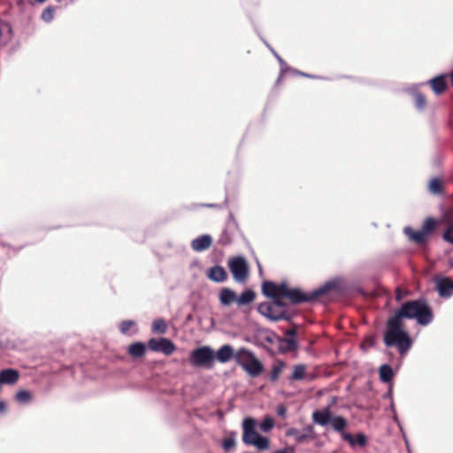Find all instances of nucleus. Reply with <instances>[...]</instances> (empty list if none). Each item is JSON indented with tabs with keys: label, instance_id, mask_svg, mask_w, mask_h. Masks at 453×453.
Segmentation results:
<instances>
[{
	"label": "nucleus",
	"instance_id": "nucleus-1",
	"mask_svg": "<svg viewBox=\"0 0 453 453\" xmlns=\"http://www.w3.org/2000/svg\"><path fill=\"white\" fill-rule=\"evenodd\" d=\"M392 317L396 319L398 321H402L403 319H415L421 326L429 325L434 319L431 308L427 304V302L423 298L403 303L400 309Z\"/></svg>",
	"mask_w": 453,
	"mask_h": 453
},
{
	"label": "nucleus",
	"instance_id": "nucleus-2",
	"mask_svg": "<svg viewBox=\"0 0 453 453\" xmlns=\"http://www.w3.org/2000/svg\"><path fill=\"white\" fill-rule=\"evenodd\" d=\"M383 342L387 347H395L401 355L406 354L411 348L412 341L402 321L390 317L387 322Z\"/></svg>",
	"mask_w": 453,
	"mask_h": 453
},
{
	"label": "nucleus",
	"instance_id": "nucleus-3",
	"mask_svg": "<svg viewBox=\"0 0 453 453\" xmlns=\"http://www.w3.org/2000/svg\"><path fill=\"white\" fill-rule=\"evenodd\" d=\"M341 290V280L334 279L326 281L324 285L309 293H303L299 288H289L287 298L289 299L292 303H302L315 301L318 297L329 292L334 291L339 293Z\"/></svg>",
	"mask_w": 453,
	"mask_h": 453
},
{
	"label": "nucleus",
	"instance_id": "nucleus-4",
	"mask_svg": "<svg viewBox=\"0 0 453 453\" xmlns=\"http://www.w3.org/2000/svg\"><path fill=\"white\" fill-rule=\"evenodd\" d=\"M257 426V420L251 417L242 420V442L248 446H254L258 450H266L270 447V441L268 438L258 434Z\"/></svg>",
	"mask_w": 453,
	"mask_h": 453
},
{
	"label": "nucleus",
	"instance_id": "nucleus-5",
	"mask_svg": "<svg viewBox=\"0 0 453 453\" xmlns=\"http://www.w3.org/2000/svg\"><path fill=\"white\" fill-rule=\"evenodd\" d=\"M312 420L315 424L324 427L330 426L335 432L342 435L347 427V420L342 416L332 417L330 406H326L322 410H316L312 412Z\"/></svg>",
	"mask_w": 453,
	"mask_h": 453
},
{
	"label": "nucleus",
	"instance_id": "nucleus-6",
	"mask_svg": "<svg viewBox=\"0 0 453 453\" xmlns=\"http://www.w3.org/2000/svg\"><path fill=\"white\" fill-rule=\"evenodd\" d=\"M235 361L250 377H257L264 371L262 363L251 351L245 348H241L237 351Z\"/></svg>",
	"mask_w": 453,
	"mask_h": 453
},
{
	"label": "nucleus",
	"instance_id": "nucleus-7",
	"mask_svg": "<svg viewBox=\"0 0 453 453\" xmlns=\"http://www.w3.org/2000/svg\"><path fill=\"white\" fill-rule=\"evenodd\" d=\"M215 353L209 346H203L194 349L190 353L189 363L194 367L211 369L213 367Z\"/></svg>",
	"mask_w": 453,
	"mask_h": 453
},
{
	"label": "nucleus",
	"instance_id": "nucleus-8",
	"mask_svg": "<svg viewBox=\"0 0 453 453\" xmlns=\"http://www.w3.org/2000/svg\"><path fill=\"white\" fill-rule=\"evenodd\" d=\"M227 264L234 280L238 283L244 282L249 276L246 259L242 256H236L229 258Z\"/></svg>",
	"mask_w": 453,
	"mask_h": 453
},
{
	"label": "nucleus",
	"instance_id": "nucleus-9",
	"mask_svg": "<svg viewBox=\"0 0 453 453\" xmlns=\"http://www.w3.org/2000/svg\"><path fill=\"white\" fill-rule=\"evenodd\" d=\"M257 311L272 321L288 319L285 310H279L275 307V304H272L269 302L260 303L257 307Z\"/></svg>",
	"mask_w": 453,
	"mask_h": 453
},
{
	"label": "nucleus",
	"instance_id": "nucleus-10",
	"mask_svg": "<svg viewBox=\"0 0 453 453\" xmlns=\"http://www.w3.org/2000/svg\"><path fill=\"white\" fill-rule=\"evenodd\" d=\"M149 348L155 352H162L165 355H171L174 349V344L166 338H151L148 342Z\"/></svg>",
	"mask_w": 453,
	"mask_h": 453
},
{
	"label": "nucleus",
	"instance_id": "nucleus-11",
	"mask_svg": "<svg viewBox=\"0 0 453 453\" xmlns=\"http://www.w3.org/2000/svg\"><path fill=\"white\" fill-rule=\"evenodd\" d=\"M286 435L294 437L297 443H303L306 441L314 439V430L311 425L304 426L302 430H299L296 427H291L287 430Z\"/></svg>",
	"mask_w": 453,
	"mask_h": 453
},
{
	"label": "nucleus",
	"instance_id": "nucleus-12",
	"mask_svg": "<svg viewBox=\"0 0 453 453\" xmlns=\"http://www.w3.org/2000/svg\"><path fill=\"white\" fill-rule=\"evenodd\" d=\"M435 285L441 297L449 298L453 295V280L449 278H436Z\"/></svg>",
	"mask_w": 453,
	"mask_h": 453
},
{
	"label": "nucleus",
	"instance_id": "nucleus-13",
	"mask_svg": "<svg viewBox=\"0 0 453 453\" xmlns=\"http://www.w3.org/2000/svg\"><path fill=\"white\" fill-rule=\"evenodd\" d=\"M12 36L13 31L10 23L0 19V50L10 43Z\"/></svg>",
	"mask_w": 453,
	"mask_h": 453
},
{
	"label": "nucleus",
	"instance_id": "nucleus-14",
	"mask_svg": "<svg viewBox=\"0 0 453 453\" xmlns=\"http://www.w3.org/2000/svg\"><path fill=\"white\" fill-rule=\"evenodd\" d=\"M212 244V237L210 234L200 235L191 242V248L196 252L208 250Z\"/></svg>",
	"mask_w": 453,
	"mask_h": 453
},
{
	"label": "nucleus",
	"instance_id": "nucleus-15",
	"mask_svg": "<svg viewBox=\"0 0 453 453\" xmlns=\"http://www.w3.org/2000/svg\"><path fill=\"white\" fill-rule=\"evenodd\" d=\"M206 275L213 282L221 283L227 279V273L221 265H214L207 270Z\"/></svg>",
	"mask_w": 453,
	"mask_h": 453
},
{
	"label": "nucleus",
	"instance_id": "nucleus-16",
	"mask_svg": "<svg viewBox=\"0 0 453 453\" xmlns=\"http://www.w3.org/2000/svg\"><path fill=\"white\" fill-rule=\"evenodd\" d=\"M403 233L410 241L415 242L416 244L423 245L427 241V236L424 234L422 229L417 231L411 226H405L403 228Z\"/></svg>",
	"mask_w": 453,
	"mask_h": 453
},
{
	"label": "nucleus",
	"instance_id": "nucleus-17",
	"mask_svg": "<svg viewBox=\"0 0 453 453\" xmlns=\"http://www.w3.org/2000/svg\"><path fill=\"white\" fill-rule=\"evenodd\" d=\"M419 85L410 87L407 91L413 96L414 104L418 111H423L426 106L425 96L418 91Z\"/></svg>",
	"mask_w": 453,
	"mask_h": 453
},
{
	"label": "nucleus",
	"instance_id": "nucleus-18",
	"mask_svg": "<svg viewBox=\"0 0 453 453\" xmlns=\"http://www.w3.org/2000/svg\"><path fill=\"white\" fill-rule=\"evenodd\" d=\"M424 84H429L436 95L442 94L446 89V81H445V75L441 74L438 76H435L434 78L429 80L426 83H421L420 85Z\"/></svg>",
	"mask_w": 453,
	"mask_h": 453
},
{
	"label": "nucleus",
	"instance_id": "nucleus-19",
	"mask_svg": "<svg viewBox=\"0 0 453 453\" xmlns=\"http://www.w3.org/2000/svg\"><path fill=\"white\" fill-rule=\"evenodd\" d=\"M19 373L17 370L7 368L0 371V381L2 384L12 385L19 380Z\"/></svg>",
	"mask_w": 453,
	"mask_h": 453
},
{
	"label": "nucleus",
	"instance_id": "nucleus-20",
	"mask_svg": "<svg viewBox=\"0 0 453 453\" xmlns=\"http://www.w3.org/2000/svg\"><path fill=\"white\" fill-rule=\"evenodd\" d=\"M234 357V349L229 344L222 345L215 353V359L220 363H226Z\"/></svg>",
	"mask_w": 453,
	"mask_h": 453
},
{
	"label": "nucleus",
	"instance_id": "nucleus-21",
	"mask_svg": "<svg viewBox=\"0 0 453 453\" xmlns=\"http://www.w3.org/2000/svg\"><path fill=\"white\" fill-rule=\"evenodd\" d=\"M342 440L348 441L352 448L356 446L365 447L367 440L365 434L358 433L356 437H353L350 434H342Z\"/></svg>",
	"mask_w": 453,
	"mask_h": 453
},
{
	"label": "nucleus",
	"instance_id": "nucleus-22",
	"mask_svg": "<svg viewBox=\"0 0 453 453\" xmlns=\"http://www.w3.org/2000/svg\"><path fill=\"white\" fill-rule=\"evenodd\" d=\"M297 347H298L297 341L294 337L280 339L279 349L280 352L285 353V352L294 351L297 349Z\"/></svg>",
	"mask_w": 453,
	"mask_h": 453
},
{
	"label": "nucleus",
	"instance_id": "nucleus-23",
	"mask_svg": "<svg viewBox=\"0 0 453 453\" xmlns=\"http://www.w3.org/2000/svg\"><path fill=\"white\" fill-rule=\"evenodd\" d=\"M285 365V362L282 360L278 359L274 362L269 376L271 381H276L279 379V376L284 369Z\"/></svg>",
	"mask_w": 453,
	"mask_h": 453
},
{
	"label": "nucleus",
	"instance_id": "nucleus-24",
	"mask_svg": "<svg viewBox=\"0 0 453 453\" xmlns=\"http://www.w3.org/2000/svg\"><path fill=\"white\" fill-rule=\"evenodd\" d=\"M236 299L235 293L229 288H223L219 294V300L222 304L228 305Z\"/></svg>",
	"mask_w": 453,
	"mask_h": 453
},
{
	"label": "nucleus",
	"instance_id": "nucleus-25",
	"mask_svg": "<svg viewBox=\"0 0 453 453\" xmlns=\"http://www.w3.org/2000/svg\"><path fill=\"white\" fill-rule=\"evenodd\" d=\"M277 284L273 281H265L262 285V293L270 298L277 297Z\"/></svg>",
	"mask_w": 453,
	"mask_h": 453
},
{
	"label": "nucleus",
	"instance_id": "nucleus-26",
	"mask_svg": "<svg viewBox=\"0 0 453 453\" xmlns=\"http://www.w3.org/2000/svg\"><path fill=\"white\" fill-rule=\"evenodd\" d=\"M379 373H380V379L382 382H389L394 376V372H393L392 367L389 365H386V364L382 365L380 367Z\"/></svg>",
	"mask_w": 453,
	"mask_h": 453
},
{
	"label": "nucleus",
	"instance_id": "nucleus-27",
	"mask_svg": "<svg viewBox=\"0 0 453 453\" xmlns=\"http://www.w3.org/2000/svg\"><path fill=\"white\" fill-rule=\"evenodd\" d=\"M145 345L142 342L132 343L128 348V352L134 357H140L145 353Z\"/></svg>",
	"mask_w": 453,
	"mask_h": 453
},
{
	"label": "nucleus",
	"instance_id": "nucleus-28",
	"mask_svg": "<svg viewBox=\"0 0 453 453\" xmlns=\"http://www.w3.org/2000/svg\"><path fill=\"white\" fill-rule=\"evenodd\" d=\"M255 293L250 289L243 291L237 299V303L241 305L250 303L255 299Z\"/></svg>",
	"mask_w": 453,
	"mask_h": 453
},
{
	"label": "nucleus",
	"instance_id": "nucleus-29",
	"mask_svg": "<svg viewBox=\"0 0 453 453\" xmlns=\"http://www.w3.org/2000/svg\"><path fill=\"white\" fill-rule=\"evenodd\" d=\"M428 189L434 195H441L443 189L441 180L439 178H433L429 182Z\"/></svg>",
	"mask_w": 453,
	"mask_h": 453
},
{
	"label": "nucleus",
	"instance_id": "nucleus-30",
	"mask_svg": "<svg viewBox=\"0 0 453 453\" xmlns=\"http://www.w3.org/2000/svg\"><path fill=\"white\" fill-rule=\"evenodd\" d=\"M306 367L304 365L299 364L294 366L290 379L292 380H301L304 378Z\"/></svg>",
	"mask_w": 453,
	"mask_h": 453
},
{
	"label": "nucleus",
	"instance_id": "nucleus-31",
	"mask_svg": "<svg viewBox=\"0 0 453 453\" xmlns=\"http://www.w3.org/2000/svg\"><path fill=\"white\" fill-rule=\"evenodd\" d=\"M265 45L270 49L271 52L273 54V56L278 60L280 66V75L278 78V81L280 80V78L287 73V70L288 69V66L287 65L286 62L281 58V57L265 41Z\"/></svg>",
	"mask_w": 453,
	"mask_h": 453
},
{
	"label": "nucleus",
	"instance_id": "nucleus-32",
	"mask_svg": "<svg viewBox=\"0 0 453 453\" xmlns=\"http://www.w3.org/2000/svg\"><path fill=\"white\" fill-rule=\"evenodd\" d=\"M437 225V221L433 218H426L422 225V231L424 234L427 236L428 234H432Z\"/></svg>",
	"mask_w": 453,
	"mask_h": 453
},
{
	"label": "nucleus",
	"instance_id": "nucleus-33",
	"mask_svg": "<svg viewBox=\"0 0 453 453\" xmlns=\"http://www.w3.org/2000/svg\"><path fill=\"white\" fill-rule=\"evenodd\" d=\"M167 326L164 319H157L152 322V332L157 334H165L166 332Z\"/></svg>",
	"mask_w": 453,
	"mask_h": 453
},
{
	"label": "nucleus",
	"instance_id": "nucleus-34",
	"mask_svg": "<svg viewBox=\"0 0 453 453\" xmlns=\"http://www.w3.org/2000/svg\"><path fill=\"white\" fill-rule=\"evenodd\" d=\"M54 17H55V7H53V6L46 7L41 14V19L46 23L51 22L54 19Z\"/></svg>",
	"mask_w": 453,
	"mask_h": 453
},
{
	"label": "nucleus",
	"instance_id": "nucleus-35",
	"mask_svg": "<svg viewBox=\"0 0 453 453\" xmlns=\"http://www.w3.org/2000/svg\"><path fill=\"white\" fill-rule=\"evenodd\" d=\"M273 426H274V421L270 416L265 417L259 425V428L264 433L270 432L273 428Z\"/></svg>",
	"mask_w": 453,
	"mask_h": 453
},
{
	"label": "nucleus",
	"instance_id": "nucleus-36",
	"mask_svg": "<svg viewBox=\"0 0 453 453\" xmlns=\"http://www.w3.org/2000/svg\"><path fill=\"white\" fill-rule=\"evenodd\" d=\"M15 397L19 403H27L31 400L32 395L27 390H20L16 394Z\"/></svg>",
	"mask_w": 453,
	"mask_h": 453
},
{
	"label": "nucleus",
	"instance_id": "nucleus-37",
	"mask_svg": "<svg viewBox=\"0 0 453 453\" xmlns=\"http://www.w3.org/2000/svg\"><path fill=\"white\" fill-rule=\"evenodd\" d=\"M235 446V439L234 437V434H231V436L226 438L222 441V448L226 451H229Z\"/></svg>",
	"mask_w": 453,
	"mask_h": 453
},
{
	"label": "nucleus",
	"instance_id": "nucleus-38",
	"mask_svg": "<svg viewBox=\"0 0 453 453\" xmlns=\"http://www.w3.org/2000/svg\"><path fill=\"white\" fill-rule=\"evenodd\" d=\"M289 291V288L288 287L286 282H282L277 285V297H285L287 298Z\"/></svg>",
	"mask_w": 453,
	"mask_h": 453
},
{
	"label": "nucleus",
	"instance_id": "nucleus-39",
	"mask_svg": "<svg viewBox=\"0 0 453 453\" xmlns=\"http://www.w3.org/2000/svg\"><path fill=\"white\" fill-rule=\"evenodd\" d=\"M134 325L133 320H124L119 324V330L122 334H126L129 329Z\"/></svg>",
	"mask_w": 453,
	"mask_h": 453
},
{
	"label": "nucleus",
	"instance_id": "nucleus-40",
	"mask_svg": "<svg viewBox=\"0 0 453 453\" xmlns=\"http://www.w3.org/2000/svg\"><path fill=\"white\" fill-rule=\"evenodd\" d=\"M443 239L453 244V224L451 226H449L447 230L444 232L443 234Z\"/></svg>",
	"mask_w": 453,
	"mask_h": 453
},
{
	"label": "nucleus",
	"instance_id": "nucleus-41",
	"mask_svg": "<svg viewBox=\"0 0 453 453\" xmlns=\"http://www.w3.org/2000/svg\"><path fill=\"white\" fill-rule=\"evenodd\" d=\"M281 297H273L272 304H275V307L279 310H284L285 303L281 301Z\"/></svg>",
	"mask_w": 453,
	"mask_h": 453
},
{
	"label": "nucleus",
	"instance_id": "nucleus-42",
	"mask_svg": "<svg viewBox=\"0 0 453 453\" xmlns=\"http://www.w3.org/2000/svg\"><path fill=\"white\" fill-rule=\"evenodd\" d=\"M276 412L279 416L284 418L287 413V409H286L285 405H283V404L278 405L277 409H276Z\"/></svg>",
	"mask_w": 453,
	"mask_h": 453
},
{
	"label": "nucleus",
	"instance_id": "nucleus-43",
	"mask_svg": "<svg viewBox=\"0 0 453 453\" xmlns=\"http://www.w3.org/2000/svg\"><path fill=\"white\" fill-rule=\"evenodd\" d=\"M288 72H291L292 73H295V74H297V75H301V76H304V77H309V78H313L314 77L312 75L304 73H303L301 71H298V70H296V69H292L290 67H288V69L287 70V73Z\"/></svg>",
	"mask_w": 453,
	"mask_h": 453
},
{
	"label": "nucleus",
	"instance_id": "nucleus-44",
	"mask_svg": "<svg viewBox=\"0 0 453 453\" xmlns=\"http://www.w3.org/2000/svg\"><path fill=\"white\" fill-rule=\"evenodd\" d=\"M393 420L397 424V426H399L401 432H403V426L401 425V422H400V420L398 418V416H397L396 412L393 413Z\"/></svg>",
	"mask_w": 453,
	"mask_h": 453
},
{
	"label": "nucleus",
	"instance_id": "nucleus-45",
	"mask_svg": "<svg viewBox=\"0 0 453 453\" xmlns=\"http://www.w3.org/2000/svg\"><path fill=\"white\" fill-rule=\"evenodd\" d=\"M274 453H295L294 448H287L275 451Z\"/></svg>",
	"mask_w": 453,
	"mask_h": 453
},
{
	"label": "nucleus",
	"instance_id": "nucleus-46",
	"mask_svg": "<svg viewBox=\"0 0 453 453\" xmlns=\"http://www.w3.org/2000/svg\"><path fill=\"white\" fill-rule=\"evenodd\" d=\"M285 334H286V335L288 337H294V338H296V329H288V330L286 331Z\"/></svg>",
	"mask_w": 453,
	"mask_h": 453
},
{
	"label": "nucleus",
	"instance_id": "nucleus-47",
	"mask_svg": "<svg viewBox=\"0 0 453 453\" xmlns=\"http://www.w3.org/2000/svg\"><path fill=\"white\" fill-rule=\"evenodd\" d=\"M388 395H389L390 399H391L390 407H389V408H390V411H392V413L396 412V411H395V404H394V402H393V398H392L391 391H389Z\"/></svg>",
	"mask_w": 453,
	"mask_h": 453
},
{
	"label": "nucleus",
	"instance_id": "nucleus-48",
	"mask_svg": "<svg viewBox=\"0 0 453 453\" xmlns=\"http://www.w3.org/2000/svg\"><path fill=\"white\" fill-rule=\"evenodd\" d=\"M402 434H403V440H404L405 445H406V447H407V449H408V451H410L411 448H410L409 440H408V438H407V436L405 435V434H404V432H403V431L402 432Z\"/></svg>",
	"mask_w": 453,
	"mask_h": 453
},
{
	"label": "nucleus",
	"instance_id": "nucleus-49",
	"mask_svg": "<svg viewBox=\"0 0 453 453\" xmlns=\"http://www.w3.org/2000/svg\"><path fill=\"white\" fill-rule=\"evenodd\" d=\"M402 298H403L402 291L398 288V289H396L395 299L397 301H400Z\"/></svg>",
	"mask_w": 453,
	"mask_h": 453
},
{
	"label": "nucleus",
	"instance_id": "nucleus-50",
	"mask_svg": "<svg viewBox=\"0 0 453 453\" xmlns=\"http://www.w3.org/2000/svg\"><path fill=\"white\" fill-rule=\"evenodd\" d=\"M6 404L4 402L0 401V413L4 412L5 411Z\"/></svg>",
	"mask_w": 453,
	"mask_h": 453
},
{
	"label": "nucleus",
	"instance_id": "nucleus-51",
	"mask_svg": "<svg viewBox=\"0 0 453 453\" xmlns=\"http://www.w3.org/2000/svg\"><path fill=\"white\" fill-rule=\"evenodd\" d=\"M337 401H338V397H337V396H333V397L331 398V403H330V405H329V406L331 407L332 405H334V404L337 403Z\"/></svg>",
	"mask_w": 453,
	"mask_h": 453
},
{
	"label": "nucleus",
	"instance_id": "nucleus-52",
	"mask_svg": "<svg viewBox=\"0 0 453 453\" xmlns=\"http://www.w3.org/2000/svg\"><path fill=\"white\" fill-rule=\"evenodd\" d=\"M257 267H258L259 274H262L263 273V269H262L260 262L257 259Z\"/></svg>",
	"mask_w": 453,
	"mask_h": 453
},
{
	"label": "nucleus",
	"instance_id": "nucleus-53",
	"mask_svg": "<svg viewBox=\"0 0 453 453\" xmlns=\"http://www.w3.org/2000/svg\"><path fill=\"white\" fill-rule=\"evenodd\" d=\"M449 78H450V81H451V84L453 86V70L449 73Z\"/></svg>",
	"mask_w": 453,
	"mask_h": 453
},
{
	"label": "nucleus",
	"instance_id": "nucleus-54",
	"mask_svg": "<svg viewBox=\"0 0 453 453\" xmlns=\"http://www.w3.org/2000/svg\"><path fill=\"white\" fill-rule=\"evenodd\" d=\"M204 206H206V207H216L217 205L214 204V203H207Z\"/></svg>",
	"mask_w": 453,
	"mask_h": 453
},
{
	"label": "nucleus",
	"instance_id": "nucleus-55",
	"mask_svg": "<svg viewBox=\"0 0 453 453\" xmlns=\"http://www.w3.org/2000/svg\"><path fill=\"white\" fill-rule=\"evenodd\" d=\"M35 1H36V2H38V3L42 4V3H44L46 0H35Z\"/></svg>",
	"mask_w": 453,
	"mask_h": 453
},
{
	"label": "nucleus",
	"instance_id": "nucleus-56",
	"mask_svg": "<svg viewBox=\"0 0 453 453\" xmlns=\"http://www.w3.org/2000/svg\"><path fill=\"white\" fill-rule=\"evenodd\" d=\"M408 452H409V453H411V450H410V451H408Z\"/></svg>",
	"mask_w": 453,
	"mask_h": 453
}]
</instances>
